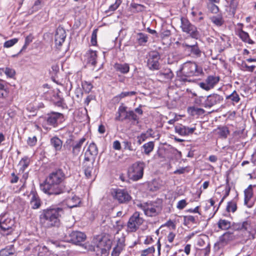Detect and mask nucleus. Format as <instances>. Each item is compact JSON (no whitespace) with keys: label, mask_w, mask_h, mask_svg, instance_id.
<instances>
[{"label":"nucleus","mask_w":256,"mask_h":256,"mask_svg":"<svg viewBox=\"0 0 256 256\" xmlns=\"http://www.w3.org/2000/svg\"><path fill=\"white\" fill-rule=\"evenodd\" d=\"M154 142H149L144 144L142 146L144 150V153L146 155H149L150 154L153 150L154 148Z\"/></svg>","instance_id":"a19ab883"},{"label":"nucleus","mask_w":256,"mask_h":256,"mask_svg":"<svg viewBox=\"0 0 256 256\" xmlns=\"http://www.w3.org/2000/svg\"><path fill=\"white\" fill-rule=\"evenodd\" d=\"M232 229L235 231H248L250 232L252 230V222L249 220L242 222L234 223L232 225Z\"/></svg>","instance_id":"6ab92c4d"},{"label":"nucleus","mask_w":256,"mask_h":256,"mask_svg":"<svg viewBox=\"0 0 256 256\" xmlns=\"http://www.w3.org/2000/svg\"><path fill=\"white\" fill-rule=\"evenodd\" d=\"M66 204L68 208L82 206L80 198L76 196L68 199L66 200Z\"/></svg>","instance_id":"473e14b6"},{"label":"nucleus","mask_w":256,"mask_h":256,"mask_svg":"<svg viewBox=\"0 0 256 256\" xmlns=\"http://www.w3.org/2000/svg\"><path fill=\"white\" fill-rule=\"evenodd\" d=\"M18 38H14L10 40L6 41L4 44V46L6 48H9L14 45L18 42Z\"/></svg>","instance_id":"8fccbe9b"},{"label":"nucleus","mask_w":256,"mask_h":256,"mask_svg":"<svg viewBox=\"0 0 256 256\" xmlns=\"http://www.w3.org/2000/svg\"><path fill=\"white\" fill-rule=\"evenodd\" d=\"M180 22V27L184 32L189 34L193 38L196 40L198 38L200 34L197 28L191 24L187 18L182 17Z\"/></svg>","instance_id":"20e7f679"},{"label":"nucleus","mask_w":256,"mask_h":256,"mask_svg":"<svg viewBox=\"0 0 256 256\" xmlns=\"http://www.w3.org/2000/svg\"><path fill=\"white\" fill-rule=\"evenodd\" d=\"M243 67L246 68V70H247L248 71L250 72H252L256 68V66L254 65L249 66L248 64H243Z\"/></svg>","instance_id":"774afa93"},{"label":"nucleus","mask_w":256,"mask_h":256,"mask_svg":"<svg viewBox=\"0 0 256 256\" xmlns=\"http://www.w3.org/2000/svg\"><path fill=\"white\" fill-rule=\"evenodd\" d=\"M66 32L64 28H58L55 34V44L56 46H60L64 42L66 38Z\"/></svg>","instance_id":"aec40b11"},{"label":"nucleus","mask_w":256,"mask_h":256,"mask_svg":"<svg viewBox=\"0 0 256 256\" xmlns=\"http://www.w3.org/2000/svg\"><path fill=\"white\" fill-rule=\"evenodd\" d=\"M220 76H208L204 82H200L199 86L206 90H209L213 88L214 86L219 82Z\"/></svg>","instance_id":"4468645a"},{"label":"nucleus","mask_w":256,"mask_h":256,"mask_svg":"<svg viewBox=\"0 0 256 256\" xmlns=\"http://www.w3.org/2000/svg\"><path fill=\"white\" fill-rule=\"evenodd\" d=\"M156 251L154 246H152L140 252V256H153Z\"/></svg>","instance_id":"72a5a7b5"},{"label":"nucleus","mask_w":256,"mask_h":256,"mask_svg":"<svg viewBox=\"0 0 256 256\" xmlns=\"http://www.w3.org/2000/svg\"><path fill=\"white\" fill-rule=\"evenodd\" d=\"M50 144L56 151H60L62 148V142L57 136H54L50 140Z\"/></svg>","instance_id":"2f4dec72"},{"label":"nucleus","mask_w":256,"mask_h":256,"mask_svg":"<svg viewBox=\"0 0 256 256\" xmlns=\"http://www.w3.org/2000/svg\"><path fill=\"white\" fill-rule=\"evenodd\" d=\"M66 133L69 136V138L66 140V144L67 146H69L70 148L72 142H75L76 141H74V136L70 132L68 131L66 132Z\"/></svg>","instance_id":"6e6d98bb"},{"label":"nucleus","mask_w":256,"mask_h":256,"mask_svg":"<svg viewBox=\"0 0 256 256\" xmlns=\"http://www.w3.org/2000/svg\"><path fill=\"white\" fill-rule=\"evenodd\" d=\"M202 73V68L195 62L188 61L182 65L180 72L177 74L180 80L184 82L187 80L186 77L198 76Z\"/></svg>","instance_id":"7ed1b4c3"},{"label":"nucleus","mask_w":256,"mask_h":256,"mask_svg":"<svg viewBox=\"0 0 256 256\" xmlns=\"http://www.w3.org/2000/svg\"><path fill=\"white\" fill-rule=\"evenodd\" d=\"M65 175L62 170H56L49 174L44 183L40 184L41 190L48 195H57L63 192L60 184Z\"/></svg>","instance_id":"f257e3e1"},{"label":"nucleus","mask_w":256,"mask_h":256,"mask_svg":"<svg viewBox=\"0 0 256 256\" xmlns=\"http://www.w3.org/2000/svg\"><path fill=\"white\" fill-rule=\"evenodd\" d=\"M226 99L230 102L234 106L238 104L240 100V96L236 90H234L230 94L226 96Z\"/></svg>","instance_id":"c85d7f7f"},{"label":"nucleus","mask_w":256,"mask_h":256,"mask_svg":"<svg viewBox=\"0 0 256 256\" xmlns=\"http://www.w3.org/2000/svg\"><path fill=\"white\" fill-rule=\"evenodd\" d=\"M4 72L7 76L9 78H13L16 74L15 70L10 68H6L4 70V72Z\"/></svg>","instance_id":"5fc2aeb1"},{"label":"nucleus","mask_w":256,"mask_h":256,"mask_svg":"<svg viewBox=\"0 0 256 256\" xmlns=\"http://www.w3.org/2000/svg\"><path fill=\"white\" fill-rule=\"evenodd\" d=\"M145 164L142 162L134 164L128 170L129 176L134 180H138L142 178Z\"/></svg>","instance_id":"39448f33"},{"label":"nucleus","mask_w":256,"mask_h":256,"mask_svg":"<svg viewBox=\"0 0 256 256\" xmlns=\"http://www.w3.org/2000/svg\"><path fill=\"white\" fill-rule=\"evenodd\" d=\"M160 56L157 52H152L149 54L147 60V66L150 70H158L160 68V64L159 60Z\"/></svg>","instance_id":"1a4fd4ad"},{"label":"nucleus","mask_w":256,"mask_h":256,"mask_svg":"<svg viewBox=\"0 0 256 256\" xmlns=\"http://www.w3.org/2000/svg\"><path fill=\"white\" fill-rule=\"evenodd\" d=\"M176 234L173 230H169L165 234L164 246L168 250H170L172 248L178 246L176 242Z\"/></svg>","instance_id":"9b49d317"},{"label":"nucleus","mask_w":256,"mask_h":256,"mask_svg":"<svg viewBox=\"0 0 256 256\" xmlns=\"http://www.w3.org/2000/svg\"><path fill=\"white\" fill-rule=\"evenodd\" d=\"M63 209H43L40 214V223L44 228L58 227Z\"/></svg>","instance_id":"f03ea898"},{"label":"nucleus","mask_w":256,"mask_h":256,"mask_svg":"<svg viewBox=\"0 0 256 256\" xmlns=\"http://www.w3.org/2000/svg\"><path fill=\"white\" fill-rule=\"evenodd\" d=\"M143 220L140 217L138 212H134L128 220L126 225V231L128 232H136L142 224Z\"/></svg>","instance_id":"423d86ee"},{"label":"nucleus","mask_w":256,"mask_h":256,"mask_svg":"<svg viewBox=\"0 0 256 256\" xmlns=\"http://www.w3.org/2000/svg\"><path fill=\"white\" fill-rule=\"evenodd\" d=\"M93 164L94 162H86L84 160V170L85 176L88 178L92 177V174L93 170Z\"/></svg>","instance_id":"c756f323"},{"label":"nucleus","mask_w":256,"mask_h":256,"mask_svg":"<svg viewBox=\"0 0 256 256\" xmlns=\"http://www.w3.org/2000/svg\"><path fill=\"white\" fill-rule=\"evenodd\" d=\"M63 114L59 112H52L48 115L46 121L43 123L42 126L46 130H50V128L48 126H52L54 128L57 126L58 122L59 120L63 118Z\"/></svg>","instance_id":"0eeeda50"},{"label":"nucleus","mask_w":256,"mask_h":256,"mask_svg":"<svg viewBox=\"0 0 256 256\" xmlns=\"http://www.w3.org/2000/svg\"><path fill=\"white\" fill-rule=\"evenodd\" d=\"M154 242L153 238L151 236H148L144 240V244L146 245L152 244Z\"/></svg>","instance_id":"e2e57ef3"},{"label":"nucleus","mask_w":256,"mask_h":256,"mask_svg":"<svg viewBox=\"0 0 256 256\" xmlns=\"http://www.w3.org/2000/svg\"><path fill=\"white\" fill-rule=\"evenodd\" d=\"M82 87L86 92H89L92 88V86L91 84L85 82L82 84Z\"/></svg>","instance_id":"680f3d73"},{"label":"nucleus","mask_w":256,"mask_h":256,"mask_svg":"<svg viewBox=\"0 0 256 256\" xmlns=\"http://www.w3.org/2000/svg\"><path fill=\"white\" fill-rule=\"evenodd\" d=\"M218 134L220 138H226L229 134V130L226 126L218 128Z\"/></svg>","instance_id":"c03bdc74"},{"label":"nucleus","mask_w":256,"mask_h":256,"mask_svg":"<svg viewBox=\"0 0 256 256\" xmlns=\"http://www.w3.org/2000/svg\"><path fill=\"white\" fill-rule=\"evenodd\" d=\"M253 195L252 186L250 185L244 190V203L247 204L248 201Z\"/></svg>","instance_id":"37998d69"},{"label":"nucleus","mask_w":256,"mask_h":256,"mask_svg":"<svg viewBox=\"0 0 256 256\" xmlns=\"http://www.w3.org/2000/svg\"><path fill=\"white\" fill-rule=\"evenodd\" d=\"M145 215L149 217H154L160 214V209H142Z\"/></svg>","instance_id":"4c0bfd02"},{"label":"nucleus","mask_w":256,"mask_h":256,"mask_svg":"<svg viewBox=\"0 0 256 256\" xmlns=\"http://www.w3.org/2000/svg\"><path fill=\"white\" fill-rule=\"evenodd\" d=\"M162 200L160 199H158L155 202H150V206H152L151 208H158L160 206V204H162Z\"/></svg>","instance_id":"052dcab7"},{"label":"nucleus","mask_w":256,"mask_h":256,"mask_svg":"<svg viewBox=\"0 0 256 256\" xmlns=\"http://www.w3.org/2000/svg\"><path fill=\"white\" fill-rule=\"evenodd\" d=\"M33 40V36L32 34H30L28 36L25 38V44L23 46L22 49H24L26 48V46L32 42Z\"/></svg>","instance_id":"bf43d9fd"},{"label":"nucleus","mask_w":256,"mask_h":256,"mask_svg":"<svg viewBox=\"0 0 256 256\" xmlns=\"http://www.w3.org/2000/svg\"><path fill=\"white\" fill-rule=\"evenodd\" d=\"M30 204L32 208H38L40 206V200L38 196L32 194L30 198Z\"/></svg>","instance_id":"e433bc0d"},{"label":"nucleus","mask_w":256,"mask_h":256,"mask_svg":"<svg viewBox=\"0 0 256 256\" xmlns=\"http://www.w3.org/2000/svg\"><path fill=\"white\" fill-rule=\"evenodd\" d=\"M9 89L6 82L0 80V98L6 99L8 97Z\"/></svg>","instance_id":"cd10ccee"},{"label":"nucleus","mask_w":256,"mask_h":256,"mask_svg":"<svg viewBox=\"0 0 256 256\" xmlns=\"http://www.w3.org/2000/svg\"><path fill=\"white\" fill-rule=\"evenodd\" d=\"M239 38L244 42H247L250 44H253L254 42L250 38L248 34L243 30H239V32L236 33Z\"/></svg>","instance_id":"7c9ffc66"},{"label":"nucleus","mask_w":256,"mask_h":256,"mask_svg":"<svg viewBox=\"0 0 256 256\" xmlns=\"http://www.w3.org/2000/svg\"><path fill=\"white\" fill-rule=\"evenodd\" d=\"M86 140L84 138H82L78 141L72 142V146L70 148L72 149L71 152L74 156H76L80 154L82 146Z\"/></svg>","instance_id":"4be33fe9"},{"label":"nucleus","mask_w":256,"mask_h":256,"mask_svg":"<svg viewBox=\"0 0 256 256\" xmlns=\"http://www.w3.org/2000/svg\"><path fill=\"white\" fill-rule=\"evenodd\" d=\"M90 42H91L92 45V46H94L96 45L97 41H96V30H94L92 33Z\"/></svg>","instance_id":"13d9d810"},{"label":"nucleus","mask_w":256,"mask_h":256,"mask_svg":"<svg viewBox=\"0 0 256 256\" xmlns=\"http://www.w3.org/2000/svg\"><path fill=\"white\" fill-rule=\"evenodd\" d=\"M116 238V244L112 248L111 256H120V254L125 250L126 236L123 234Z\"/></svg>","instance_id":"6e6552de"},{"label":"nucleus","mask_w":256,"mask_h":256,"mask_svg":"<svg viewBox=\"0 0 256 256\" xmlns=\"http://www.w3.org/2000/svg\"><path fill=\"white\" fill-rule=\"evenodd\" d=\"M157 76L163 80H170L173 78L174 74L170 68H166L159 72Z\"/></svg>","instance_id":"393cba45"},{"label":"nucleus","mask_w":256,"mask_h":256,"mask_svg":"<svg viewBox=\"0 0 256 256\" xmlns=\"http://www.w3.org/2000/svg\"><path fill=\"white\" fill-rule=\"evenodd\" d=\"M126 110V107L124 106H120L118 108V112L119 114V115H118V116L116 118V120H124V118H122L121 116L123 113L126 114V112H128Z\"/></svg>","instance_id":"603ef678"},{"label":"nucleus","mask_w":256,"mask_h":256,"mask_svg":"<svg viewBox=\"0 0 256 256\" xmlns=\"http://www.w3.org/2000/svg\"><path fill=\"white\" fill-rule=\"evenodd\" d=\"M238 238L237 235L234 232L230 231L224 232L219 238L218 244L222 246L226 245L229 242L233 241Z\"/></svg>","instance_id":"f3484780"},{"label":"nucleus","mask_w":256,"mask_h":256,"mask_svg":"<svg viewBox=\"0 0 256 256\" xmlns=\"http://www.w3.org/2000/svg\"><path fill=\"white\" fill-rule=\"evenodd\" d=\"M122 3V0H116L115 2L111 4L108 10L106 11V13L108 14L109 12H114L116 10Z\"/></svg>","instance_id":"de8ad7c7"},{"label":"nucleus","mask_w":256,"mask_h":256,"mask_svg":"<svg viewBox=\"0 0 256 256\" xmlns=\"http://www.w3.org/2000/svg\"><path fill=\"white\" fill-rule=\"evenodd\" d=\"M14 226V222L10 218L3 216L0 220V228L4 232L12 230Z\"/></svg>","instance_id":"b1692460"},{"label":"nucleus","mask_w":256,"mask_h":256,"mask_svg":"<svg viewBox=\"0 0 256 256\" xmlns=\"http://www.w3.org/2000/svg\"><path fill=\"white\" fill-rule=\"evenodd\" d=\"M192 246L190 244H186L184 250V252L188 256L190 253Z\"/></svg>","instance_id":"69168bd1"},{"label":"nucleus","mask_w":256,"mask_h":256,"mask_svg":"<svg viewBox=\"0 0 256 256\" xmlns=\"http://www.w3.org/2000/svg\"><path fill=\"white\" fill-rule=\"evenodd\" d=\"M98 154V149L96 144L94 142L90 143L85 152L84 160L94 162Z\"/></svg>","instance_id":"2eb2a0df"},{"label":"nucleus","mask_w":256,"mask_h":256,"mask_svg":"<svg viewBox=\"0 0 256 256\" xmlns=\"http://www.w3.org/2000/svg\"><path fill=\"white\" fill-rule=\"evenodd\" d=\"M218 226L222 230H228L231 227V223L227 220L220 219L218 222Z\"/></svg>","instance_id":"c9c22d12"},{"label":"nucleus","mask_w":256,"mask_h":256,"mask_svg":"<svg viewBox=\"0 0 256 256\" xmlns=\"http://www.w3.org/2000/svg\"><path fill=\"white\" fill-rule=\"evenodd\" d=\"M0 256H16L14 244L6 246L0 251Z\"/></svg>","instance_id":"a878e982"},{"label":"nucleus","mask_w":256,"mask_h":256,"mask_svg":"<svg viewBox=\"0 0 256 256\" xmlns=\"http://www.w3.org/2000/svg\"><path fill=\"white\" fill-rule=\"evenodd\" d=\"M187 205V203L185 200H180L177 204V208H184Z\"/></svg>","instance_id":"0e129e2a"},{"label":"nucleus","mask_w":256,"mask_h":256,"mask_svg":"<svg viewBox=\"0 0 256 256\" xmlns=\"http://www.w3.org/2000/svg\"><path fill=\"white\" fill-rule=\"evenodd\" d=\"M180 216L174 214L172 216V218H170L164 224H162L160 228L166 227L169 229V230H175L176 228V224L179 222L178 218Z\"/></svg>","instance_id":"5701e85b"},{"label":"nucleus","mask_w":256,"mask_h":256,"mask_svg":"<svg viewBox=\"0 0 256 256\" xmlns=\"http://www.w3.org/2000/svg\"><path fill=\"white\" fill-rule=\"evenodd\" d=\"M196 129L195 127L190 128L182 124H178L174 127L176 132L182 136H186L192 134Z\"/></svg>","instance_id":"412c9836"},{"label":"nucleus","mask_w":256,"mask_h":256,"mask_svg":"<svg viewBox=\"0 0 256 256\" xmlns=\"http://www.w3.org/2000/svg\"><path fill=\"white\" fill-rule=\"evenodd\" d=\"M136 94V92L134 91L132 92H121L118 96V97L120 98H124L126 96H134Z\"/></svg>","instance_id":"4d7b16f0"},{"label":"nucleus","mask_w":256,"mask_h":256,"mask_svg":"<svg viewBox=\"0 0 256 256\" xmlns=\"http://www.w3.org/2000/svg\"><path fill=\"white\" fill-rule=\"evenodd\" d=\"M210 251V248L209 245H208L205 248L199 249L197 251V254L198 256H209Z\"/></svg>","instance_id":"49530a36"},{"label":"nucleus","mask_w":256,"mask_h":256,"mask_svg":"<svg viewBox=\"0 0 256 256\" xmlns=\"http://www.w3.org/2000/svg\"><path fill=\"white\" fill-rule=\"evenodd\" d=\"M112 242L108 236H104L99 240L97 246L101 250L102 254L107 256L111 248Z\"/></svg>","instance_id":"ddd939ff"},{"label":"nucleus","mask_w":256,"mask_h":256,"mask_svg":"<svg viewBox=\"0 0 256 256\" xmlns=\"http://www.w3.org/2000/svg\"><path fill=\"white\" fill-rule=\"evenodd\" d=\"M86 56L88 63L91 64L92 66H95L96 64L97 58L96 51L90 50L86 52Z\"/></svg>","instance_id":"bb28decb"},{"label":"nucleus","mask_w":256,"mask_h":256,"mask_svg":"<svg viewBox=\"0 0 256 256\" xmlns=\"http://www.w3.org/2000/svg\"><path fill=\"white\" fill-rule=\"evenodd\" d=\"M188 110L192 115L200 114H204V110L203 109L196 107L189 108Z\"/></svg>","instance_id":"09e8293b"},{"label":"nucleus","mask_w":256,"mask_h":256,"mask_svg":"<svg viewBox=\"0 0 256 256\" xmlns=\"http://www.w3.org/2000/svg\"><path fill=\"white\" fill-rule=\"evenodd\" d=\"M146 134H142L140 136H138V142L139 144H140L146 140Z\"/></svg>","instance_id":"338daca9"},{"label":"nucleus","mask_w":256,"mask_h":256,"mask_svg":"<svg viewBox=\"0 0 256 256\" xmlns=\"http://www.w3.org/2000/svg\"><path fill=\"white\" fill-rule=\"evenodd\" d=\"M69 238L70 242L76 244H80L86 240V236L84 232L78 231H73L70 234Z\"/></svg>","instance_id":"a211bd4d"},{"label":"nucleus","mask_w":256,"mask_h":256,"mask_svg":"<svg viewBox=\"0 0 256 256\" xmlns=\"http://www.w3.org/2000/svg\"><path fill=\"white\" fill-rule=\"evenodd\" d=\"M125 119H128L136 122V124L138 123V118L132 110H129L126 112V114L124 118V120Z\"/></svg>","instance_id":"58836bf2"},{"label":"nucleus","mask_w":256,"mask_h":256,"mask_svg":"<svg viewBox=\"0 0 256 256\" xmlns=\"http://www.w3.org/2000/svg\"><path fill=\"white\" fill-rule=\"evenodd\" d=\"M114 68L117 71L123 74H126L130 70V66L128 64H116Z\"/></svg>","instance_id":"f704fd0d"},{"label":"nucleus","mask_w":256,"mask_h":256,"mask_svg":"<svg viewBox=\"0 0 256 256\" xmlns=\"http://www.w3.org/2000/svg\"><path fill=\"white\" fill-rule=\"evenodd\" d=\"M211 21L216 26H220L224 24L222 18L220 16H214L210 18Z\"/></svg>","instance_id":"a18cd8bd"},{"label":"nucleus","mask_w":256,"mask_h":256,"mask_svg":"<svg viewBox=\"0 0 256 256\" xmlns=\"http://www.w3.org/2000/svg\"><path fill=\"white\" fill-rule=\"evenodd\" d=\"M148 36L147 34L140 32L136 35V40L140 45H144L148 42Z\"/></svg>","instance_id":"79ce46f5"},{"label":"nucleus","mask_w":256,"mask_h":256,"mask_svg":"<svg viewBox=\"0 0 256 256\" xmlns=\"http://www.w3.org/2000/svg\"><path fill=\"white\" fill-rule=\"evenodd\" d=\"M208 8L211 12L214 14H216L219 10L218 6L212 3H208Z\"/></svg>","instance_id":"3c124183"},{"label":"nucleus","mask_w":256,"mask_h":256,"mask_svg":"<svg viewBox=\"0 0 256 256\" xmlns=\"http://www.w3.org/2000/svg\"><path fill=\"white\" fill-rule=\"evenodd\" d=\"M112 196L120 203H126L131 200V196L128 191L124 189H115L112 192Z\"/></svg>","instance_id":"9d476101"},{"label":"nucleus","mask_w":256,"mask_h":256,"mask_svg":"<svg viewBox=\"0 0 256 256\" xmlns=\"http://www.w3.org/2000/svg\"><path fill=\"white\" fill-rule=\"evenodd\" d=\"M36 142L37 138L35 136H29L27 140V144L30 146H35L36 144Z\"/></svg>","instance_id":"864d4df0"},{"label":"nucleus","mask_w":256,"mask_h":256,"mask_svg":"<svg viewBox=\"0 0 256 256\" xmlns=\"http://www.w3.org/2000/svg\"><path fill=\"white\" fill-rule=\"evenodd\" d=\"M30 164V160L28 158H24L20 162V172H24L25 170L28 167Z\"/></svg>","instance_id":"ea45409f"},{"label":"nucleus","mask_w":256,"mask_h":256,"mask_svg":"<svg viewBox=\"0 0 256 256\" xmlns=\"http://www.w3.org/2000/svg\"><path fill=\"white\" fill-rule=\"evenodd\" d=\"M181 46L184 48L186 52H190V54L194 55L198 58L201 56L202 52L198 48L196 42L194 41L192 44H188L186 41H184L181 44Z\"/></svg>","instance_id":"f8f14e48"},{"label":"nucleus","mask_w":256,"mask_h":256,"mask_svg":"<svg viewBox=\"0 0 256 256\" xmlns=\"http://www.w3.org/2000/svg\"><path fill=\"white\" fill-rule=\"evenodd\" d=\"M224 98L222 96L218 94H212L208 96L204 102V106L206 108H210L214 105L220 104Z\"/></svg>","instance_id":"dca6fc26"}]
</instances>
